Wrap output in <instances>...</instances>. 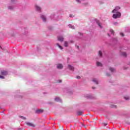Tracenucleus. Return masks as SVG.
Returning a JSON list of instances; mask_svg holds the SVG:
<instances>
[{
	"label": "nucleus",
	"instance_id": "obj_5",
	"mask_svg": "<svg viewBox=\"0 0 130 130\" xmlns=\"http://www.w3.org/2000/svg\"><path fill=\"white\" fill-rule=\"evenodd\" d=\"M120 9V7H117L115 8V9H114L112 11V13H115V12H117V11H118V10H119Z\"/></svg>",
	"mask_w": 130,
	"mask_h": 130
},
{
	"label": "nucleus",
	"instance_id": "obj_2",
	"mask_svg": "<svg viewBox=\"0 0 130 130\" xmlns=\"http://www.w3.org/2000/svg\"><path fill=\"white\" fill-rule=\"evenodd\" d=\"M25 124H26L27 125H28V126H32V127H35V126H36L35 124H34L33 123L26 122Z\"/></svg>",
	"mask_w": 130,
	"mask_h": 130
},
{
	"label": "nucleus",
	"instance_id": "obj_23",
	"mask_svg": "<svg viewBox=\"0 0 130 130\" xmlns=\"http://www.w3.org/2000/svg\"><path fill=\"white\" fill-rule=\"evenodd\" d=\"M97 24L99 26V27H100V28H102V26H101V24H100V22H99V21H97Z\"/></svg>",
	"mask_w": 130,
	"mask_h": 130
},
{
	"label": "nucleus",
	"instance_id": "obj_29",
	"mask_svg": "<svg viewBox=\"0 0 130 130\" xmlns=\"http://www.w3.org/2000/svg\"><path fill=\"white\" fill-rule=\"evenodd\" d=\"M77 79H81V77L78 76L76 77Z\"/></svg>",
	"mask_w": 130,
	"mask_h": 130
},
{
	"label": "nucleus",
	"instance_id": "obj_30",
	"mask_svg": "<svg viewBox=\"0 0 130 130\" xmlns=\"http://www.w3.org/2000/svg\"><path fill=\"white\" fill-rule=\"evenodd\" d=\"M107 76H108V77L110 76V74H108V73H107Z\"/></svg>",
	"mask_w": 130,
	"mask_h": 130
},
{
	"label": "nucleus",
	"instance_id": "obj_25",
	"mask_svg": "<svg viewBox=\"0 0 130 130\" xmlns=\"http://www.w3.org/2000/svg\"><path fill=\"white\" fill-rule=\"evenodd\" d=\"M0 79H5V77L3 76L0 75Z\"/></svg>",
	"mask_w": 130,
	"mask_h": 130
},
{
	"label": "nucleus",
	"instance_id": "obj_20",
	"mask_svg": "<svg viewBox=\"0 0 130 130\" xmlns=\"http://www.w3.org/2000/svg\"><path fill=\"white\" fill-rule=\"evenodd\" d=\"M124 99L125 100H128L129 99V97H128V96H124Z\"/></svg>",
	"mask_w": 130,
	"mask_h": 130
},
{
	"label": "nucleus",
	"instance_id": "obj_28",
	"mask_svg": "<svg viewBox=\"0 0 130 130\" xmlns=\"http://www.w3.org/2000/svg\"><path fill=\"white\" fill-rule=\"evenodd\" d=\"M21 118L24 120L26 119V117H24L23 116H21Z\"/></svg>",
	"mask_w": 130,
	"mask_h": 130
},
{
	"label": "nucleus",
	"instance_id": "obj_38",
	"mask_svg": "<svg viewBox=\"0 0 130 130\" xmlns=\"http://www.w3.org/2000/svg\"><path fill=\"white\" fill-rule=\"evenodd\" d=\"M77 48H79V46H78Z\"/></svg>",
	"mask_w": 130,
	"mask_h": 130
},
{
	"label": "nucleus",
	"instance_id": "obj_12",
	"mask_svg": "<svg viewBox=\"0 0 130 130\" xmlns=\"http://www.w3.org/2000/svg\"><path fill=\"white\" fill-rule=\"evenodd\" d=\"M109 71H110V72H111L112 73L113 72H115V69H114V68H112L111 67H110L109 69Z\"/></svg>",
	"mask_w": 130,
	"mask_h": 130
},
{
	"label": "nucleus",
	"instance_id": "obj_16",
	"mask_svg": "<svg viewBox=\"0 0 130 130\" xmlns=\"http://www.w3.org/2000/svg\"><path fill=\"white\" fill-rule=\"evenodd\" d=\"M55 101H56V102H60V99L59 98H56L55 99Z\"/></svg>",
	"mask_w": 130,
	"mask_h": 130
},
{
	"label": "nucleus",
	"instance_id": "obj_7",
	"mask_svg": "<svg viewBox=\"0 0 130 130\" xmlns=\"http://www.w3.org/2000/svg\"><path fill=\"white\" fill-rule=\"evenodd\" d=\"M57 69H62V68H63V66H62V64H58L57 65Z\"/></svg>",
	"mask_w": 130,
	"mask_h": 130
},
{
	"label": "nucleus",
	"instance_id": "obj_13",
	"mask_svg": "<svg viewBox=\"0 0 130 130\" xmlns=\"http://www.w3.org/2000/svg\"><path fill=\"white\" fill-rule=\"evenodd\" d=\"M36 8L37 11H41V8L37 5L36 6Z\"/></svg>",
	"mask_w": 130,
	"mask_h": 130
},
{
	"label": "nucleus",
	"instance_id": "obj_32",
	"mask_svg": "<svg viewBox=\"0 0 130 130\" xmlns=\"http://www.w3.org/2000/svg\"><path fill=\"white\" fill-rule=\"evenodd\" d=\"M95 88H96V87H92V89H95Z\"/></svg>",
	"mask_w": 130,
	"mask_h": 130
},
{
	"label": "nucleus",
	"instance_id": "obj_4",
	"mask_svg": "<svg viewBox=\"0 0 130 130\" xmlns=\"http://www.w3.org/2000/svg\"><path fill=\"white\" fill-rule=\"evenodd\" d=\"M57 39L58 41H60V42H63V37L62 36H59L57 37Z\"/></svg>",
	"mask_w": 130,
	"mask_h": 130
},
{
	"label": "nucleus",
	"instance_id": "obj_6",
	"mask_svg": "<svg viewBox=\"0 0 130 130\" xmlns=\"http://www.w3.org/2000/svg\"><path fill=\"white\" fill-rule=\"evenodd\" d=\"M41 18L42 19L44 22H46V17H45V16L44 15H41Z\"/></svg>",
	"mask_w": 130,
	"mask_h": 130
},
{
	"label": "nucleus",
	"instance_id": "obj_36",
	"mask_svg": "<svg viewBox=\"0 0 130 130\" xmlns=\"http://www.w3.org/2000/svg\"><path fill=\"white\" fill-rule=\"evenodd\" d=\"M61 80L60 81L59 83H61Z\"/></svg>",
	"mask_w": 130,
	"mask_h": 130
},
{
	"label": "nucleus",
	"instance_id": "obj_35",
	"mask_svg": "<svg viewBox=\"0 0 130 130\" xmlns=\"http://www.w3.org/2000/svg\"><path fill=\"white\" fill-rule=\"evenodd\" d=\"M71 43H73V41H71Z\"/></svg>",
	"mask_w": 130,
	"mask_h": 130
},
{
	"label": "nucleus",
	"instance_id": "obj_9",
	"mask_svg": "<svg viewBox=\"0 0 130 130\" xmlns=\"http://www.w3.org/2000/svg\"><path fill=\"white\" fill-rule=\"evenodd\" d=\"M121 55H122V56H124L125 57H126L127 54H126V53H125V52H122V53H121Z\"/></svg>",
	"mask_w": 130,
	"mask_h": 130
},
{
	"label": "nucleus",
	"instance_id": "obj_10",
	"mask_svg": "<svg viewBox=\"0 0 130 130\" xmlns=\"http://www.w3.org/2000/svg\"><path fill=\"white\" fill-rule=\"evenodd\" d=\"M92 81L95 84H96V85H98V80H97V79L94 78L92 79Z\"/></svg>",
	"mask_w": 130,
	"mask_h": 130
},
{
	"label": "nucleus",
	"instance_id": "obj_21",
	"mask_svg": "<svg viewBox=\"0 0 130 130\" xmlns=\"http://www.w3.org/2000/svg\"><path fill=\"white\" fill-rule=\"evenodd\" d=\"M110 32H111V34H113V35H114V30H113V29H110Z\"/></svg>",
	"mask_w": 130,
	"mask_h": 130
},
{
	"label": "nucleus",
	"instance_id": "obj_18",
	"mask_svg": "<svg viewBox=\"0 0 130 130\" xmlns=\"http://www.w3.org/2000/svg\"><path fill=\"white\" fill-rule=\"evenodd\" d=\"M56 46H57L58 48H60V49L62 50L63 49V48H62V47H61V46H60L59 44H56Z\"/></svg>",
	"mask_w": 130,
	"mask_h": 130
},
{
	"label": "nucleus",
	"instance_id": "obj_8",
	"mask_svg": "<svg viewBox=\"0 0 130 130\" xmlns=\"http://www.w3.org/2000/svg\"><path fill=\"white\" fill-rule=\"evenodd\" d=\"M44 110L42 109H39L36 111L37 113H42L43 112Z\"/></svg>",
	"mask_w": 130,
	"mask_h": 130
},
{
	"label": "nucleus",
	"instance_id": "obj_15",
	"mask_svg": "<svg viewBox=\"0 0 130 130\" xmlns=\"http://www.w3.org/2000/svg\"><path fill=\"white\" fill-rule=\"evenodd\" d=\"M68 67H69V68L70 69V70H71V71H74V67H73L71 65H69Z\"/></svg>",
	"mask_w": 130,
	"mask_h": 130
},
{
	"label": "nucleus",
	"instance_id": "obj_17",
	"mask_svg": "<svg viewBox=\"0 0 130 130\" xmlns=\"http://www.w3.org/2000/svg\"><path fill=\"white\" fill-rule=\"evenodd\" d=\"M64 45L66 47H68L69 46V43L67 41L64 42Z\"/></svg>",
	"mask_w": 130,
	"mask_h": 130
},
{
	"label": "nucleus",
	"instance_id": "obj_26",
	"mask_svg": "<svg viewBox=\"0 0 130 130\" xmlns=\"http://www.w3.org/2000/svg\"><path fill=\"white\" fill-rule=\"evenodd\" d=\"M69 27H71V28H72V29H75L74 27L72 26V25H69Z\"/></svg>",
	"mask_w": 130,
	"mask_h": 130
},
{
	"label": "nucleus",
	"instance_id": "obj_14",
	"mask_svg": "<svg viewBox=\"0 0 130 130\" xmlns=\"http://www.w3.org/2000/svg\"><path fill=\"white\" fill-rule=\"evenodd\" d=\"M96 66L97 67H102V63H101L100 62H97Z\"/></svg>",
	"mask_w": 130,
	"mask_h": 130
},
{
	"label": "nucleus",
	"instance_id": "obj_31",
	"mask_svg": "<svg viewBox=\"0 0 130 130\" xmlns=\"http://www.w3.org/2000/svg\"><path fill=\"white\" fill-rule=\"evenodd\" d=\"M104 125H105V126H106L107 125V123H104Z\"/></svg>",
	"mask_w": 130,
	"mask_h": 130
},
{
	"label": "nucleus",
	"instance_id": "obj_19",
	"mask_svg": "<svg viewBox=\"0 0 130 130\" xmlns=\"http://www.w3.org/2000/svg\"><path fill=\"white\" fill-rule=\"evenodd\" d=\"M98 54H99V56H100V57L102 56V51H99Z\"/></svg>",
	"mask_w": 130,
	"mask_h": 130
},
{
	"label": "nucleus",
	"instance_id": "obj_34",
	"mask_svg": "<svg viewBox=\"0 0 130 130\" xmlns=\"http://www.w3.org/2000/svg\"><path fill=\"white\" fill-rule=\"evenodd\" d=\"M108 36H110V35L109 34H108Z\"/></svg>",
	"mask_w": 130,
	"mask_h": 130
},
{
	"label": "nucleus",
	"instance_id": "obj_1",
	"mask_svg": "<svg viewBox=\"0 0 130 130\" xmlns=\"http://www.w3.org/2000/svg\"><path fill=\"white\" fill-rule=\"evenodd\" d=\"M121 17V13L119 12H117L116 14H114L113 15V19H117V18H120Z\"/></svg>",
	"mask_w": 130,
	"mask_h": 130
},
{
	"label": "nucleus",
	"instance_id": "obj_24",
	"mask_svg": "<svg viewBox=\"0 0 130 130\" xmlns=\"http://www.w3.org/2000/svg\"><path fill=\"white\" fill-rule=\"evenodd\" d=\"M70 18H74V17H75V15H72V14H70Z\"/></svg>",
	"mask_w": 130,
	"mask_h": 130
},
{
	"label": "nucleus",
	"instance_id": "obj_11",
	"mask_svg": "<svg viewBox=\"0 0 130 130\" xmlns=\"http://www.w3.org/2000/svg\"><path fill=\"white\" fill-rule=\"evenodd\" d=\"M83 114V111H78L77 112V115H82Z\"/></svg>",
	"mask_w": 130,
	"mask_h": 130
},
{
	"label": "nucleus",
	"instance_id": "obj_3",
	"mask_svg": "<svg viewBox=\"0 0 130 130\" xmlns=\"http://www.w3.org/2000/svg\"><path fill=\"white\" fill-rule=\"evenodd\" d=\"M1 75L3 76H7V75H8V71L5 70L1 71Z\"/></svg>",
	"mask_w": 130,
	"mask_h": 130
},
{
	"label": "nucleus",
	"instance_id": "obj_27",
	"mask_svg": "<svg viewBox=\"0 0 130 130\" xmlns=\"http://www.w3.org/2000/svg\"><path fill=\"white\" fill-rule=\"evenodd\" d=\"M120 34L121 36H122V37H123V36H124V35H123V33L121 32Z\"/></svg>",
	"mask_w": 130,
	"mask_h": 130
},
{
	"label": "nucleus",
	"instance_id": "obj_37",
	"mask_svg": "<svg viewBox=\"0 0 130 130\" xmlns=\"http://www.w3.org/2000/svg\"><path fill=\"white\" fill-rule=\"evenodd\" d=\"M77 2H79V0H76Z\"/></svg>",
	"mask_w": 130,
	"mask_h": 130
},
{
	"label": "nucleus",
	"instance_id": "obj_22",
	"mask_svg": "<svg viewBox=\"0 0 130 130\" xmlns=\"http://www.w3.org/2000/svg\"><path fill=\"white\" fill-rule=\"evenodd\" d=\"M111 108H116V105H112L111 106Z\"/></svg>",
	"mask_w": 130,
	"mask_h": 130
},
{
	"label": "nucleus",
	"instance_id": "obj_33",
	"mask_svg": "<svg viewBox=\"0 0 130 130\" xmlns=\"http://www.w3.org/2000/svg\"><path fill=\"white\" fill-rule=\"evenodd\" d=\"M114 24L115 25H116V24H117V22H115Z\"/></svg>",
	"mask_w": 130,
	"mask_h": 130
}]
</instances>
